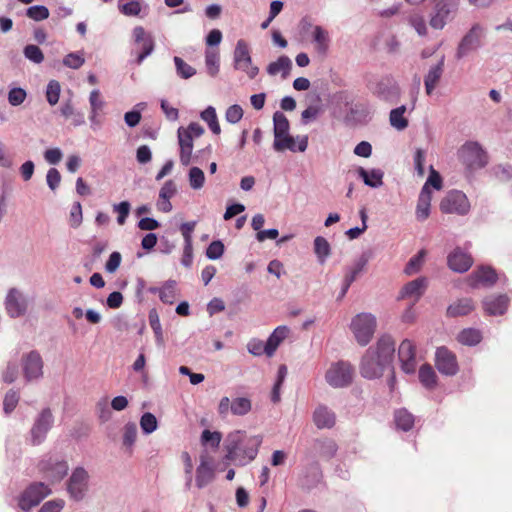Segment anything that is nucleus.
Returning a JSON list of instances; mask_svg holds the SVG:
<instances>
[{"label":"nucleus","instance_id":"39","mask_svg":"<svg viewBox=\"0 0 512 512\" xmlns=\"http://www.w3.org/2000/svg\"><path fill=\"white\" fill-rule=\"evenodd\" d=\"M137 426L133 422H128L124 425L123 428V435H122V444L125 448V450L132 454L133 452V446L137 439Z\"/></svg>","mask_w":512,"mask_h":512},{"label":"nucleus","instance_id":"61","mask_svg":"<svg viewBox=\"0 0 512 512\" xmlns=\"http://www.w3.org/2000/svg\"><path fill=\"white\" fill-rule=\"evenodd\" d=\"M224 253V245L220 240L213 241L206 249V256L210 260H217Z\"/></svg>","mask_w":512,"mask_h":512},{"label":"nucleus","instance_id":"6","mask_svg":"<svg viewBox=\"0 0 512 512\" xmlns=\"http://www.w3.org/2000/svg\"><path fill=\"white\" fill-rule=\"evenodd\" d=\"M38 469L43 477L53 484L60 482L67 475L69 466L67 461L58 455H46L40 460Z\"/></svg>","mask_w":512,"mask_h":512},{"label":"nucleus","instance_id":"53","mask_svg":"<svg viewBox=\"0 0 512 512\" xmlns=\"http://www.w3.org/2000/svg\"><path fill=\"white\" fill-rule=\"evenodd\" d=\"M140 427L146 435L153 433L158 427V421L154 414L145 412L140 418Z\"/></svg>","mask_w":512,"mask_h":512},{"label":"nucleus","instance_id":"18","mask_svg":"<svg viewBox=\"0 0 512 512\" xmlns=\"http://www.w3.org/2000/svg\"><path fill=\"white\" fill-rule=\"evenodd\" d=\"M398 357L401 369L406 374H413L416 371L417 360L415 345L409 339H404L398 349Z\"/></svg>","mask_w":512,"mask_h":512},{"label":"nucleus","instance_id":"42","mask_svg":"<svg viewBox=\"0 0 512 512\" xmlns=\"http://www.w3.org/2000/svg\"><path fill=\"white\" fill-rule=\"evenodd\" d=\"M314 449L324 458L330 459L337 452V444L332 439L316 440L314 443Z\"/></svg>","mask_w":512,"mask_h":512},{"label":"nucleus","instance_id":"10","mask_svg":"<svg viewBox=\"0 0 512 512\" xmlns=\"http://www.w3.org/2000/svg\"><path fill=\"white\" fill-rule=\"evenodd\" d=\"M470 208L466 194L459 190L449 191L440 202V210L446 214L464 216L469 213Z\"/></svg>","mask_w":512,"mask_h":512},{"label":"nucleus","instance_id":"11","mask_svg":"<svg viewBox=\"0 0 512 512\" xmlns=\"http://www.w3.org/2000/svg\"><path fill=\"white\" fill-rule=\"evenodd\" d=\"M51 494L49 486L43 482H36L27 487L19 498L18 505L21 510L29 512Z\"/></svg>","mask_w":512,"mask_h":512},{"label":"nucleus","instance_id":"1","mask_svg":"<svg viewBox=\"0 0 512 512\" xmlns=\"http://www.w3.org/2000/svg\"><path fill=\"white\" fill-rule=\"evenodd\" d=\"M395 343L390 335H382L375 345L370 346L361 358L359 371L363 378L378 379L393 361Z\"/></svg>","mask_w":512,"mask_h":512},{"label":"nucleus","instance_id":"56","mask_svg":"<svg viewBox=\"0 0 512 512\" xmlns=\"http://www.w3.org/2000/svg\"><path fill=\"white\" fill-rule=\"evenodd\" d=\"M60 92V83L57 80H50L46 87V99L51 106H54L58 103Z\"/></svg>","mask_w":512,"mask_h":512},{"label":"nucleus","instance_id":"40","mask_svg":"<svg viewBox=\"0 0 512 512\" xmlns=\"http://www.w3.org/2000/svg\"><path fill=\"white\" fill-rule=\"evenodd\" d=\"M347 111L346 119L348 121L362 122L370 118V110L366 104L354 103Z\"/></svg>","mask_w":512,"mask_h":512},{"label":"nucleus","instance_id":"35","mask_svg":"<svg viewBox=\"0 0 512 512\" xmlns=\"http://www.w3.org/2000/svg\"><path fill=\"white\" fill-rule=\"evenodd\" d=\"M290 131V123L284 113L276 111L273 114V133L274 140H278L283 136H288Z\"/></svg>","mask_w":512,"mask_h":512},{"label":"nucleus","instance_id":"47","mask_svg":"<svg viewBox=\"0 0 512 512\" xmlns=\"http://www.w3.org/2000/svg\"><path fill=\"white\" fill-rule=\"evenodd\" d=\"M148 318H149V324H150V326L154 332V335H155V341H156L157 346L163 347L164 346V336H163L160 319H159V316H158L156 310H154V309L151 310L149 312Z\"/></svg>","mask_w":512,"mask_h":512},{"label":"nucleus","instance_id":"20","mask_svg":"<svg viewBox=\"0 0 512 512\" xmlns=\"http://www.w3.org/2000/svg\"><path fill=\"white\" fill-rule=\"evenodd\" d=\"M23 373L27 381L43 376V360L37 351H31L23 357Z\"/></svg>","mask_w":512,"mask_h":512},{"label":"nucleus","instance_id":"49","mask_svg":"<svg viewBox=\"0 0 512 512\" xmlns=\"http://www.w3.org/2000/svg\"><path fill=\"white\" fill-rule=\"evenodd\" d=\"M252 404L246 397H237L231 402V413L236 416H244L251 411Z\"/></svg>","mask_w":512,"mask_h":512},{"label":"nucleus","instance_id":"57","mask_svg":"<svg viewBox=\"0 0 512 512\" xmlns=\"http://www.w3.org/2000/svg\"><path fill=\"white\" fill-rule=\"evenodd\" d=\"M23 54L25 58L30 60L31 62L35 64H40L44 60V54L42 50L34 45V44H28L24 47Z\"/></svg>","mask_w":512,"mask_h":512},{"label":"nucleus","instance_id":"8","mask_svg":"<svg viewBox=\"0 0 512 512\" xmlns=\"http://www.w3.org/2000/svg\"><path fill=\"white\" fill-rule=\"evenodd\" d=\"M354 369L346 361L332 363L325 373L326 382L333 388H344L353 381Z\"/></svg>","mask_w":512,"mask_h":512},{"label":"nucleus","instance_id":"19","mask_svg":"<svg viewBox=\"0 0 512 512\" xmlns=\"http://www.w3.org/2000/svg\"><path fill=\"white\" fill-rule=\"evenodd\" d=\"M307 147V135H297L296 137H293L289 133L288 136H283L273 142V149L276 152H283L285 150H289L291 152H305Z\"/></svg>","mask_w":512,"mask_h":512},{"label":"nucleus","instance_id":"38","mask_svg":"<svg viewBox=\"0 0 512 512\" xmlns=\"http://www.w3.org/2000/svg\"><path fill=\"white\" fill-rule=\"evenodd\" d=\"M406 106L401 105L395 109H392L389 114L390 125L398 131H402L408 127V120L404 114L406 112Z\"/></svg>","mask_w":512,"mask_h":512},{"label":"nucleus","instance_id":"13","mask_svg":"<svg viewBox=\"0 0 512 512\" xmlns=\"http://www.w3.org/2000/svg\"><path fill=\"white\" fill-rule=\"evenodd\" d=\"M5 310L11 318H19L26 314L29 306V299L22 291L11 288L7 292L4 301Z\"/></svg>","mask_w":512,"mask_h":512},{"label":"nucleus","instance_id":"9","mask_svg":"<svg viewBox=\"0 0 512 512\" xmlns=\"http://www.w3.org/2000/svg\"><path fill=\"white\" fill-rule=\"evenodd\" d=\"M233 67L235 70L246 73L250 79H254L259 73V68L252 65L250 48L244 39H239L236 42L233 52Z\"/></svg>","mask_w":512,"mask_h":512},{"label":"nucleus","instance_id":"33","mask_svg":"<svg viewBox=\"0 0 512 512\" xmlns=\"http://www.w3.org/2000/svg\"><path fill=\"white\" fill-rule=\"evenodd\" d=\"M292 69V61L286 56H280L276 61L271 62L267 66V73L270 76H276L281 73L283 79H286L289 76L290 70Z\"/></svg>","mask_w":512,"mask_h":512},{"label":"nucleus","instance_id":"45","mask_svg":"<svg viewBox=\"0 0 512 512\" xmlns=\"http://www.w3.org/2000/svg\"><path fill=\"white\" fill-rule=\"evenodd\" d=\"M314 252L317 256L318 262L320 264H324L331 252L329 242L324 237L317 236L314 239Z\"/></svg>","mask_w":512,"mask_h":512},{"label":"nucleus","instance_id":"4","mask_svg":"<svg viewBox=\"0 0 512 512\" xmlns=\"http://www.w3.org/2000/svg\"><path fill=\"white\" fill-rule=\"evenodd\" d=\"M54 421L55 419L51 409H42L33 421L32 427L26 437V442L32 446L41 445L52 429Z\"/></svg>","mask_w":512,"mask_h":512},{"label":"nucleus","instance_id":"54","mask_svg":"<svg viewBox=\"0 0 512 512\" xmlns=\"http://www.w3.org/2000/svg\"><path fill=\"white\" fill-rule=\"evenodd\" d=\"M49 15V9L44 5H34L26 9V16L37 22L46 20Z\"/></svg>","mask_w":512,"mask_h":512},{"label":"nucleus","instance_id":"28","mask_svg":"<svg viewBox=\"0 0 512 512\" xmlns=\"http://www.w3.org/2000/svg\"><path fill=\"white\" fill-rule=\"evenodd\" d=\"M431 191L427 186H423L417 201L416 218L418 221H425L430 215Z\"/></svg>","mask_w":512,"mask_h":512},{"label":"nucleus","instance_id":"14","mask_svg":"<svg viewBox=\"0 0 512 512\" xmlns=\"http://www.w3.org/2000/svg\"><path fill=\"white\" fill-rule=\"evenodd\" d=\"M483 35L484 28L478 23L474 24L461 39L456 50V58L462 59L469 53L477 50L481 46Z\"/></svg>","mask_w":512,"mask_h":512},{"label":"nucleus","instance_id":"24","mask_svg":"<svg viewBox=\"0 0 512 512\" xmlns=\"http://www.w3.org/2000/svg\"><path fill=\"white\" fill-rule=\"evenodd\" d=\"M509 298L507 295L488 296L483 300V307L487 314L492 316L503 315L508 308Z\"/></svg>","mask_w":512,"mask_h":512},{"label":"nucleus","instance_id":"31","mask_svg":"<svg viewBox=\"0 0 512 512\" xmlns=\"http://www.w3.org/2000/svg\"><path fill=\"white\" fill-rule=\"evenodd\" d=\"M289 328L287 326H278L268 337L266 345V355L271 357L274 355L278 346L288 336Z\"/></svg>","mask_w":512,"mask_h":512},{"label":"nucleus","instance_id":"21","mask_svg":"<svg viewBox=\"0 0 512 512\" xmlns=\"http://www.w3.org/2000/svg\"><path fill=\"white\" fill-rule=\"evenodd\" d=\"M216 477L215 468L212 461L202 455L200 463L196 468L195 484L198 489H203L211 484Z\"/></svg>","mask_w":512,"mask_h":512},{"label":"nucleus","instance_id":"59","mask_svg":"<svg viewBox=\"0 0 512 512\" xmlns=\"http://www.w3.org/2000/svg\"><path fill=\"white\" fill-rule=\"evenodd\" d=\"M425 257V251H419L415 256H413L407 263L404 271L407 275H412L419 271L420 267L423 264V260Z\"/></svg>","mask_w":512,"mask_h":512},{"label":"nucleus","instance_id":"3","mask_svg":"<svg viewBox=\"0 0 512 512\" xmlns=\"http://www.w3.org/2000/svg\"><path fill=\"white\" fill-rule=\"evenodd\" d=\"M368 89L374 97L387 104L396 103L401 94L397 81L391 75H382L369 81Z\"/></svg>","mask_w":512,"mask_h":512},{"label":"nucleus","instance_id":"37","mask_svg":"<svg viewBox=\"0 0 512 512\" xmlns=\"http://www.w3.org/2000/svg\"><path fill=\"white\" fill-rule=\"evenodd\" d=\"M394 421L398 429L407 432L413 428L415 418L408 410L401 408L395 411Z\"/></svg>","mask_w":512,"mask_h":512},{"label":"nucleus","instance_id":"62","mask_svg":"<svg viewBox=\"0 0 512 512\" xmlns=\"http://www.w3.org/2000/svg\"><path fill=\"white\" fill-rule=\"evenodd\" d=\"M19 402V395L14 390H9L3 401V410L6 414L11 413L17 406Z\"/></svg>","mask_w":512,"mask_h":512},{"label":"nucleus","instance_id":"41","mask_svg":"<svg viewBox=\"0 0 512 512\" xmlns=\"http://www.w3.org/2000/svg\"><path fill=\"white\" fill-rule=\"evenodd\" d=\"M419 380L426 389L432 390L435 388L437 375L429 364H424L420 367Z\"/></svg>","mask_w":512,"mask_h":512},{"label":"nucleus","instance_id":"2","mask_svg":"<svg viewBox=\"0 0 512 512\" xmlns=\"http://www.w3.org/2000/svg\"><path fill=\"white\" fill-rule=\"evenodd\" d=\"M262 444V436H245L241 431L228 435L226 440V458L235 465L245 466L253 461Z\"/></svg>","mask_w":512,"mask_h":512},{"label":"nucleus","instance_id":"50","mask_svg":"<svg viewBox=\"0 0 512 512\" xmlns=\"http://www.w3.org/2000/svg\"><path fill=\"white\" fill-rule=\"evenodd\" d=\"M176 74L182 79H189L196 74V69L186 63L181 57L175 56L173 58Z\"/></svg>","mask_w":512,"mask_h":512},{"label":"nucleus","instance_id":"30","mask_svg":"<svg viewBox=\"0 0 512 512\" xmlns=\"http://www.w3.org/2000/svg\"><path fill=\"white\" fill-rule=\"evenodd\" d=\"M471 280L473 287H476L478 284L492 286L497 281V274L492 268L483 266L471 274Z\"/></svg>","mask_w":512,"mask_h":512},{"label":"nucleus","instance_id":"23","mask_svg":"<svg viewBox=\"0 0 512 512\" xmlns=\"http://www.w3.org/2000/svg\"><path fill=\"white\" fill-rule=\"evenodd\" d=\"M448 266L451 270L464 273L469 270L473 264V260L469 254L460 248H455L447 258Z\"/></svg>","mask_w":512,"mask_h":512},{"label":"nucleus","instance_id":"52","mask_svg":"<svg viewBox=\"0 0 512 512\" xmlns=\"http://www.w3.org/2000/svg\"><path fill=\"white\" fill-rule=\"evenodd\" d=\"M408 24L415 29L419 36L427 34V26L423 15L419 13H412L407 17Z\"/></svg>","mask_w":512,"mask_h":512},{"label":"nucleus","instance_id":"22","mask_svg":"<svg viewBox=\"0 0 512 512\" xmlns=\"http://www.w3.org/2000/svg\"><path fill=\"white\" fill-rule=\"evenodd\" d=\"M308 25L312 28L311 40L314 45V50L317 54L325 56L329 51L331 42L329 32L320 25Z\"/></svg>","mask_w":512,"mask_h":512},{"label":"nucleus","instance_id":"12","mask_svg":"<svg viewBox=\"0 0 512 512\" xmlns=\"http://www.w3.org/2000/svg\"><path fill=\"white\" fill-rule=\"evenodd\" d=\"M89 487V474L83 467H76L68 481H67V492L69 496L75 501H81Z\"/></svg>","mask_w":512,"mask_h":512},{"label":"nucleus","instance_id":"26","mask_svg":"<svg viewBox=\"0 0 512 512\" xmlns=\"http://www.w3.org/2000/svg\"><path fill=\"white\" fill-rule=\"evenodd\" d=\"M444 72V56L441 57L440 61L429 68L427 74L424 76V86L427 95H431L438 82L440 81Z\"/></svg>","mask_w":512,"mask_h":512},{"label":"nucleus","instance_id":"15","mask_svg":"<svg viewBox=\"0 0 512 512\" xmlns=\"http://www.w3.org/2000/svg\"><path fill=\"white\" fill-rule=\"evenodd\" d=\"M459 7V0H441L436 4L435 13L431 16L430 26L434 29H443Z\"/></svg>","mask_w":512,"mask_h":512},{"label":"nucleus","instance_id":"36","mask_svg":"<svg viewBox=\"0 0 512 512\" xmlns=\"http://www.w3.org/2000/svg\"><path fill=\"white\" fill-rule=\"evenodd\" d=\"M368 256L366 254H362L351 267L347 268L346 274L344 276V282L348 285H351L356 278L362 273L365 266L368 263Z\"/></svg>","mask_w":512,"mask_h":512},{"label":"nucleus","instance_id":"46","mask_svg":"<svg viewBox=\"0 0 512 512\" xmlns=\"http://www.w3.org/2000/svg\"><path fill=\"white\" fill-rule=\"evenodd\" d=\"M201 119L207 123L210 130L218 135L221 132V128L218 122L216 110L213 106H208L205 110H203L200 114Z\"/></svg>","mask_w":512,"mask_h":512},{"label":"nucleus","instance_id":"64","mask_svg":"<svg viewBox=\"0 0 512 512\" xmlns=\"http://www.w3.org/2000/svg\"><path fill=\"white\" fill-rule=\"evenodd\" d=\"M334 99L337 104L342 105L348 110L354 104L355 96L352 92L343 90L336 93Z\"/></svg>","mask_w":512,"mask_h":512},{"label":"nucleus","instance_id":"29","mask_svg":"<svg viewBox=\"0 0 512 512\" xmlns=\"http://www.w3.org/2000/svg\"><path fill=\"white\" fill-rule=\"evenodd\" d=\"M427 280L424 277L417 278L407 283L401 290L400 297H413L417 301L424 293Z\"/></svg>","mask_w":512,"mask_h":512},{"label":"nucleus","instance_id":"55","mask_svg":"<svg viewBox=\"0 0 512 512\" xmlns=\"http://www.w3.org/2000/svg\"><path fill=\"white\" fill-rule=\"evenodd\" d=\"M190 187L194 190H199L204 186L205 175L204 172L198 167H192L188 173Z\"/></svg>","mask_w":512,"mask_h":512},{"label":"nucleus","instance_id":"7","mask_svg":"<svg viewBox=\"0 0 512 512\" xmlns=\"http://www.w3.org/2000/svg\"><path fill=\"white\" fill-rule=\"evenodd\" d=\"M459 158L469 170L483 168L487 164V155L476 141H467L459 149Z\"/></svg>","mask_w":512,"mask_h":512},{"label":"nucleus","instance_id":"63","mask_svg":"<svg viewBox=\"0 0 512 512\" xmlns=\"http://www.w3.org/2000/svg\"><path fill=\"white\" fill-rule=\"evenodd\" d=\"M222 439V435L218 431L211 432L210 430H204L201 435V441L203 444H209L211 447L216 448L219 446Z\"/></svg>","mask_w":512,"mask_h":512},{"label":"nucleus","instance_id":"58","mask_svg":"<svg viewBox=\"0 0 512 512\" xmlns=\"http://www.w3.org/2000/svg\"><path fill=\"white\" fill-rule=\"evenodd\" d=\"M84 63L82 52H72L63 58V65L71 69H79Z\"/></svg>","mask_w":512,"mask_h":512},{"label":"nucleus","instance_id":"51","mask_svg":"<svg viewBox=\"0 0 512 512\" xmlns=\"http://www.w3.org/2000/svg\"><path fill=\"white\" fill-rule=\"evenodd\" d=\"M219 54L213 50H207L205 52V65L207 73L211 77H215L219 73Z\"/></svg>","mask_w":512,"mask_h":512},{"label":"nucleus","instance_id":"27","mask_svg":"<svg viewBox=\"0 0 512 512\" xmlns=\"http://www.w3.org/2000/svg\"><path fill=\"white\" fill-rule=\"evenodd\" d=\"M178 142L180 146V162L183 166H188L191 163L193 151L192 136L184 132V128L178 129Z\"/></svg>","mask_w":512,"mask_h":512},{"label":"nucleus","instance_id":"44","mask_svg":"<svg viewBox=\"0 0 512 512\" xmlns=\"http://www.w3.org/2000/svg\"><path fill=\"white\" fill-rule=\"evenodd\" d=\"M119 11L129 17L139 16L142 10L140 0H118Z\"/></svg>","mask_w":512,"mask_h":512},{"label":"nucleus","instance_id":"5","mask_svg":"<svg viewBox=\"0 0 512 512\" xmlns=\"http://www.w3.org/2000/svg\"><path fill=\"white\" fill-rule=\"evenodd\" d=\"M377 322L374 315L371 313H359L354 316L350 323V329L357 341L361 346H366L372 339Z\"/></svg>","mask_w":512,"mask_h":512},{"label":"nucleus","instance_id":"48","mask_svg":"<svg viewBox=\"0 0 512 512\" xmlns=\"http://www.w3.org/2000/svg\"><path fill=\"white\" fill-rule=\"evenodd\" d=\"M176 281H166L159 290V298L165 304H172L176 297Z\"/></svg>","mask_w":512,"mask_h":512},{"label":"nucleus","instance_id":"32","mask_svg":"<svg viewBox=\"0 0 512 512\" xmlns=\"http://www.w3.org/2000/svg\"><path fill=\"white\" fill-rule=\"evenodd\" d=\"M357 174L364 184L371 188H378L383 185L384 173L381 169L366 170L363 167H358Z\"/></svg>","mask_w":512,"mask_h":512},{"label":"nucleus","instance_id":"60","mask_svg":"<svg viewBox=\"0 0 512 512\" xmlns=\"http://www.w3.org/2000/svg\"><path fill=\"white\" fill-rule=\"evenodd\" d=\"M243 117V109L240 105L234 104L227 108L225 112V119L228 123L236 124Z\"/></svg>","mask_w":512,"mask_h":512},{"label":"nucleus","instance_id":"17","mask_svg":"<svg viewBox=\"0 0 512 512\" xmlns=\"http://www.w3.org/2000/svg\"><path fill=\"white\" fill-rule=\"evenodd\" d=\"M89 105H90V112H89V121H90V128L93 131H98L102 128L103 125V119L101 117V112L103 111L106 103L101 95L100 90L94 89L90 92L89 95Z\"/></svg>","mask_w":512,"mask_h":512},{"label":"nucleus","instance_id":"34","mask_svg":"<svg viewBox=\"0 0 512 512\" xmlns=\"http://www.w3.org/2000/svg\"><path fill=\"white\" fill-rule=\"evenodd\" d=\"M474 310L473 301L469 298L459 299L450 304L447 308V315L449 317L465 316Z\"/></svg>","mask_w":512,"mask_h":512},{"label":"nucleus","instance_id":"25","mask_svg":"<svg viewBox=\"0 0 512 512\" xmlns=\"http://www.w3.org/2000/svg\"><path fill=\"white\" fill-rule=\"evenodd\" d=\"M313 422L318 429H330L335 425V413L325 405H319L313 412Z\"/></svg>","mask_w":512,"mask_h":512},{"label":"nucleus","instance_id":"16","mask_svg":"<svg viewBox=\"0 0 512 512\" xmlns=\"http://www.w3.org/2000/svg\"><path fill=\"white\" fill-rule=\"evenodd\" d=\"M435 365L438 371L446 376H454L459 371L455 354L446 347H439L435 353Z\"/></svg>","mask_w":512,"mask_h":512},{"label":"nucleus","instance_id":"43","mask_svg":"<svg viewBox=\"0 0 512 512\" xmlns=\"http://www.w3.org/2000/svg\"><path fill=\"white\" fill-rule=\"evenodd\" d=\"M457 340L467 346H475L482 340V334L474 328L463 329L457 336Z\"/></svg>","mask_w":512,"mask_h":512}]
</instances>
